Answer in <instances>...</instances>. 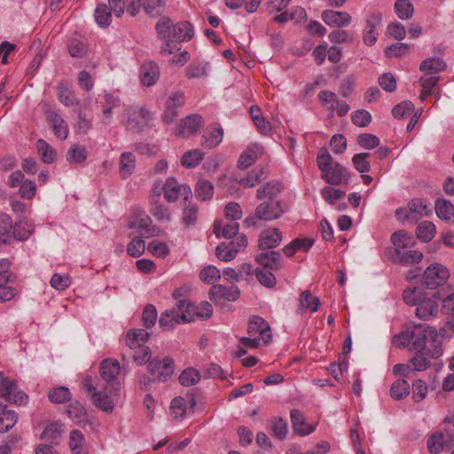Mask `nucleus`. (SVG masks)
<instances>
[{
    "instance_id": "47",
    "label": "nucleus",
    "mask_w": 454,
    "mask_h": 454,
    "mask_svg": "<svg viewBox=\"0 0 454 454\" xmlns=\"http://www.w3.org/2000/svg\"><path fill=\"white\" fill-rule=\"evenodd\" d=\"M67 413L76 424H82L86 421V411L79 402L71 403L67 408Z\"/></svg>"
},
{
    "instance_id": "24",
    "label": "nucleus",
    "mask_w": 454,
    "mask_h": 454,
    "mask_svg": "<svg viewBox=\"0 0 454 454\" xmlns=\"http://www.w3.org/2000/svg\"><path fill=\"white\" fill-rule=\"evenodd\" d=\"M321 18L325 24L333 27H347L351 22V16L348 12L333 10L324 11Z\"/></svg>"
},
{
    "instance_id": "32",
    "label": "nucleus",
    "mask_w": 454,
    "mask_h": 454,
    "mask_svg": "<svg viewBox=\"0 0 454 454\" xmlns=\"http://www.w3.org/2000/svg\"><path fill=\"white\" fill-rule=\"evenodd\" d=\"M268 428L272 435L279 440H284L287 434V422L280 418L274 417L267 421Z\"/></svg>"
},
{
    "instance_id": "13",
    "label": "nucleus",
    "mask_w": 454,
    "mask_h": 454,
    "mask_svg": "<svg viewBox=\"0 0 454 454\" xmlns=\"http://www.w3.org/2000/svg\"><path fill=\"white\" fill-rule=\"evenodd\" d=\"M160 187H153L150 194L149 204L150 213L159 222H169L171 220V213L166 205L160 201Z\"/></svg>"
},
{
    "instance_id": "1",
    "label": "nucleus",
    "mask_w": 454,
    "mask_h": 454,
    "mask_svg": "<svg viewBox=\"0 0 454 454\" xmlns=\"http://www.w3.org/2000/svg\"><path fill=\"white\" fill-rule=\"evenodd\" d=\"M283 192V185L277 181H270L256 190V199L260 201L254 210L256 218L262 221L279 219L286 212L284 205L278 198Z\"/></svg>"
},
{
    "instance_id": "6",
    "label": "nucleus",
    "mask_w": 454,
    "mask_h": 454,
    "mask_svg": "<svg viewBox=\"0 0 454 454\" xmlns=\"http://www.w3.org/2000/svg\"><path fill=\"white\" fill-rule=\"evenodd\" d=\"M148 369L150 375H144L140 380V383H144L145 387L152 381H167L174 372L175 364L173 359L168 356L162 360L154 358L149 362Z\"/></svg>"
},
{
    "instance_id": "60",
    "label": "nucleus",
    "mask_w": 454,
    "mask_h": 454,
    "mask_svg": "<svg viewBox=\"0 0 454 454\" xmlns=\"http://www.w3.org/2000/svg\"><path fill=\"white\" fill-rule=\"evenodd\" d=\"M317 167L320 169L321 173L325 172L327 168H331L334 165L333 159L329 152L322 148L319 150L317 157Z\"/></svg>"
},
{
    "instance_id": "34",
    "label": "nucleus",
    "mask_w": 454,
    "mask_h": 454,
    "mask_svg": "<svg viewBox=\"0 0 454 454\" xmlns=\"http://www.w3.org/2000/svg\"><path fill=\"white\" fill-rule=\"evenodd\" d=\"M88 157V152L83 145L74 144L70 146L66 154L67 160L71 164L83 163Z\"/></svg>"
},
{
    "instance_id": "52",
    "label": "nucleus",
    "mask_w": 454,
    "mask_h": 454,
    "mask_svg": "<svg viewBox=\"0 0 454 454\" xmlns=\"http://www.w3.org/2000/svg\"><path fill=\"white\" fill-rule=\"evenodd\" d=\"M203 158L204 153L199 149H194L184 153L181 164L186 168H195L202 161Z\"/></svg>"
},
{
    "instance_id": "38",
    "label": "nucleus",
    "mask_w": 454,
    "mask_h": 454,
    "mask_svg": "<svg viewBox=\"0 0 454 454\" xmlns=\"http://www.w3.org/2000/svg\"><path fill=\"white\" fill-rule=\"evenodd\" d=\"M36 149L43 161L46 164L52 163L57 157L56 150L50 145L45 140L38 139L36 141Z\"/></svg>"
},
{
    "instance_id": "15",
    "label": "nucleus",
    "mask_w": 454,
    "mask_h": 454,
    "mask_svg": "<svg viewBox=\"0 0 454 454\" xmlns=\"http://www.w3.org/2000/svg\"><path fill=\"white\" fill-rule=\"evenodd\" d=\"M184 105V94L182 91H176L166 100L165 110L162 114V121L172 123L178 115V109Z\"/></svg>"
},
{
    "instance_id": "62",
    "label": "nucleus",
    "mask_w": 454,
    "mask_h": 454,
    "mask_svg": "<svg viewBox=\"0 0 454 454\" xmlns=\"http://www.w3.org/2000/svg\"><path fill=\"white\" fill-rule=\"evenodd\" d=\"M357 144L367 150L373 149L380 145V139L373 134L363 133L356 138Z\"/></svg>"
},
{
    "instance_id": "21",
    "label": "nucleus",
    "mask_w": 454,
    "mask_h": 454,
    "mask_svg": "<svg viewBox=\"0 0 454 454\" xmlns=\"http://www.w3.org/2000/svg\"><path fill=\"white\" fill-rule=\"evenodd\" d=\"M134 217L129 222V229H142L144 230V237L149 238L154 235L155 229L151 226L152 219L151 217L144 211L140 209H137L134 212Z\"/></svg>"
},
{
    "instance_id": "11",
    "label": "nucleus",
    "mask_w": 454,
    "mask_h": 454,
    "mask_svg": "<svg viewBox=\"0 0 454 454\" xmlns=\"http://www.w3.org/2000/svg\"><path fill=\"white\" fill-rule=\"evenodd\" d=\"M120 373V364L117 360L107 358L100 364V375L107 387L121 390V383L117 379Z\"/></svg>"
},
{
    "instance_id": "57",
    "label": "nucleus",
    "mask_w": 454,
    "mask_h": 454,
    "mask_svg": "<svg viewBox=\"0 0 454 454\" xmlns=\"http://www.w3.org/2000/svg\"><path fill=\"white\" fill-rule=\"evenodd\" d=\"M420 83L423 89L427 90H430V92L435 94L437 98H439L440 88L438 87V82L440 81L439 75H428L423 74L420 77Z\"/></svg>"
},
{
    "instance_id": "45",
    "label": "nucleus",
    "mask_w": 454,
    "mask_h": 454,
    "mask_svg": "<svg viewBox=\"0 0 454 454\" xmlns=\"http://www.w3.org/2000/svg\"><path fill=\"white\" fill-rule=\"evenodd\" d=\"M18 421V415L12 410L3 409L0 412V432L11 430Z\"/></svg>"
},
{
    "instance_id": "12",
    "label": "nucleus",
    "mask_w": 454,
    "mask_h": 454,
    "mask_svg": "<svg viewBox=\"0 0 454 454\" xmlns=\"http://www.w3.org/2000/svg\"><path fill=\"white\" fill-rule=\"evenodd\" d=\"M205 125L204 119L198 114H192L180 121L176 128V136L188 137L200 132Z\"/></svg>"
},
{
    "instance_id": "19",
    "label": "nucleus",
    "mask_w": 454,
    "mask_h": 454,
    "mask_svg": "<svg viewBox=\"0 0 454 454\" xmlns=\"http://www.w3.org/2000/svg\"><path fill=\"white\" fill-rule=\"evenodd\" d=\"M196 405V400L192 395L184 398L183 396L175 397L170 405L172 416L176 419H182L189 412H192Z\"/></svg>"
},
{
    "instance_id": "18",
    "label": "nucleus",
    "mask_w": 454,
    "mask_h": 454,
    "mask_svg": "<svg viewBox=\"0 0 454 454\" xmlns=\"http://www.w3.org/2000/svg\"><path fill=\"white\" fill-rule=\"evenodd\" d=\"M321 178L331 185L347 184L349 181V174L344 167L335 162L325 172L321 173Z\"/></svg>"
},
{
    "instance_id": "33",
    "label": "nucleus",
    "mask_w": 454,
    "mask_h": 454,
    "mask_svg": "<svg viewBox=\"0 0 454 454\" xmlns=\"http://www.w3.org/2000/svg\"><path fill=\"white\" fill-rule=\"evenodd\" d=\"M434 208L437 216L442 220L450 222L454 219V206L450 200L437 199Z\"/></svg>"
},
{
    "instance_id": "26",
    "label": "nucleus",
    "mask_w": 454,
    "mask_h": 454,
    "mask_svg": "<svg viewBox=\"0 0 454 454\" xmlns=\"http://www.w3.org/2000/svg\"><path fill=\"white\" fill-rule=\"evenodd\" d=\"M256 262L270 270H276L281 268V254L278 251H265L255 256Z\"/></svg>"
},
{
    "instance_id": "53",
    "label": "nucleus",
    "mask_w": 454,
    "mask_h": 454,
    "mask_svg": "<svg viewBox=\"0 0 454 454\" xmlns=\"http://www.w3.org/2000/svg\"><path fill=\"white\" fill-rule=\"evenodd\" d=\"M201 379L200 372L191 367L184 370L179 376V382L184 387H191L197 384Z\"/></svg>"
},
{
    "instance_id": "37",
    "label": "nucleus",
    "mask_w": 454,
    "mask_h": 454,
    "mask_svg": "<svg viewBox=\"0 0 454 454\" xmlns=\"http://www.w3.org/2000/svg\"><path fill=\"white\" fill-rule=\"evenodd\" d=\"M136 166L135 155L132 153H123L120 157L119 170L122 178L129 176Z\"/></svg>"
},
{
    "instance_id": "30",
    "label": "nucleus",
    "mask_w": 454,
    "mask_h": 454,
    "mask_svg": "<svg viewBox=\"0 0 454 454\" xmlns=\"http://www.w3.org/2000/svg\"><path fill=\"white\" fill-rule=\"evenodd\" d=\"M223 129L219 124H215L205 131L202 136V145L207 148L216 147L223 140Z\"/></svg>"
},
{
    "instance_id": "49",
    "label": "nucleus",
    "mask_w": 454,
    "mask_h": 454,
    "mask_svg": "<svg viewBox=\"0 0 454 454\" xmlns=\"http://www.w3.org/2000/svg\"><path fill=\"white\" fill-rule=\"evenodd\" d=\"M320 305L319 298L313 296L309 290L303 291L300 295L301 310L305 309H310L312 312L317 311Z\"/></svg>"
},
{
    "instance_id": "35",
    "label": "nucleus",
    "mask_w": 454,
    "mask_h": 454,
    "mask_svg": "<svg viewBox=\"0 0 454 454\" xmlns=\"http://www.w3.org/2000/svg\"><path fill=\"white\" fill-rule=\"evenodd\" d=\"M14 224L12 217L4 213H0V241L10 242L12 238Z\"/></svg>"
},
{
    "instance_id": "43",
    "label": "nucleus",
    "mask_w": 454,
    "mask_h": 454,
    "mask_svg": "<svg viewBox=\"0 0 454 454\" xmlns=\"http://www.w3.org/2000/svg\"><path fill=\"white\" fill-rule=\"evenodd\" d=\"M111 8L106 4H98L95 9L94 18L97 24L102 27H108L112 20Z\"/></svg>"
},
{
    "instance_id": "46",
    "label": "nucleus",
    "mask_w": 454,
    "mask_h": 454,
    "mask_svg": "<svg viewBox=\"0 0 454 454\" xmlns=\"http://www.w3.org/2000/svg\"><path fill=\"white\" fill-rule=\"evenodd\" d=\"M410 394V384L403 379L396 380L391 386L390 395L395 400H401Z\"/></svg>"
},
{
    "instance_id": "58",
    "label": "nucleus",
    "mask_w": 454,
    "mask_h": 454,
    "mask_svg": "<svg viewBox=\"0 0 454 454\" xmlns=\"http://www.w3.org/2000/svg\"><path fill=\"white\" fill-rule=\"evenodd\" d=\"M414 110V105L411 101H403L396 105L393 110L392 114L395 118L403 119L410 116Z\"/></svg>"
},
{
    "instance_id": "10",
    "label": "nucleus",
    "mask_w": 454,
    "mask_h": 454,
    "mask_svg": "<svg viewBox=\"0 0 454 454\" xmlns=\"http://www.w3.org/2000/svg\"><path fill=\"white\" fill-rule=\"evenodd\" d=\"M450 274L448 270L441 264L428 266L422 277L423 285L429 289H435L443 285Z\"/></svg>"
},
{
    "instance_id": "59",
    "label": "nucleus",
    "mask_w": 454,
    "mask_h": 454,
    "mask_svg": "<svg viewBox=\"0 0 454 454\" xmlns=\"http://www.w3.org/2000/svg\"><path fill=\"white\" fill-rule=\"evenodd\" d=\"M351 121L357 127H367L372 121V115L366 110H356L351 114Z\"/></svg>"
},
{
    "instance_id": "55",
    "label": "nucleus",
    "mask_w": 454,
    "mask_h": 454,
    "mask_svg": "<svg viewBox=\"0 0 454 454\" xmlns=\"http://www.w3.org/2000/svg\"><path fill=\"white\" fill-rule=\"evenodd\" d=\"M444 446V434L442 432L433 434L427 440V449L431 454L440 453Z\"/></svg>"
},
{
    "instance_id": "22",
    "label": "nucleus",
    "mask_w": 454,
    "mask_h": 454,
    "mask_svg": "<svg viewBox=\"0 0 454 454\" xmlns=\"http://www.w3.org/2000/svg\"><path fill=\"white\" fill-rule=\"evenodd\" d=\"M438 297L434 294L430 298H422L416 305V316L423 320H428L438 311Z\"/></svg>"
},
{
    "instance_id": "14",
    "label": "nucleus",
    "mask_w": 454,
    "mask_h": 454,
    "mask_svg": "<svg viewBox=\"0 0 454 454\" xmlns=\"http://www.w3.org/2000/svg\"><path fill=\"white\" fill-rule=\"evenodd\" d=\"M407 207L403 218L411 223H416L419 218L429 215L432 212L430 203L423 199H413Z\"/></svg>"
},
{
    "instance_id": "36",
    "label": "nucleus",
    "mask_w": 454,
    "mask_h": 454,
    "mask_svg": "<svg viewBox=\"0 0 454 454\" xmlns=\"http://www.w3.org/2000/svg\"><path fill=\"white\" fill-rule=\"evenodd\" d=\"M58 98L59 100L66 106H73L79 104L74 91L69 89L66 82H60L58 85Z\"/></svg>"
},
{
    "instance_id": "39",
    "label": "nucleus",
    "mask_w": 454,
    "mask_h": 454,
    "mask_svg": "<svg viewBox=\"0 0 454 454\" xmlns=\"http://www.w3.org/2000/svg\"><path fill=\"white\" fill-rule=\"evenodd\" d=\"M250 115L257 129L263 135L269 134L271 130L269 121L262 116V111L259 106H252L250 107Z\"/></svg>"
},
{
    "instance_id": "50",
    "label": "nucleus",
    "mask_w": 454,
    "mask_h": 454,
    "mask_svg": "<svg viewBox=\"0 0 454 454\" xmlns=\"http://www.w3.org/2000/svg\"><path fill=\"white\" fill-rule=\"evenodd\" d=\"M394 9L395 14L401 20H410L414 12L413 4L410 0H397L395 3Z\"/></svg>"
},
{
    "instance_id": "2",
    "label": "nucleus",
    "mask_w": 454,
    "mask_h": 454,
    "mask_svg": "<svg viewBox=\"0 0 454 454\" xmlns=\"http://www.w3.org/2000/svg\"><path fill=\"white\" fill-rule=\"evenodd\" d=\"M159 37L164 42L160 52L172 54L179 51L178 43L191 40L194 35L192 25L188 21L178 22L175 25L168 18L160 19L155 26Z\"/></svg>"
},
{
    "instance_id": "5",
    "label": "nucleus",
    "mask_w": 454,
    "mask_h": 454,
    "mask_svg": "<svg viewBox=\"0 0 454 454\" xmlns=\"http://www.w3.org/2000/svg\"><path fill=\"white\" fill-rule=\"evenodd\" d=\"M151 119L150 112L138 105L125 106L123 113V125L134 133L142 132Z\"/></svg>"
},
{
    "instance_id": "44",
    "label": "nucleus",
    "mask_w": 454,
    "mask_h": 454,
    "mask_svg": "<svg viewBox=\"0 0 454 454\" xmlns=\"http://www.w3.org/2000/svg\"><path fill=\"white\" fill-rule=\"evenodd\" d=\"M436 233V228L435 225L428 221H423L421 222L416 230V236L417 238L423 241L427 242L433 239Z\"/></svg>"
},
{
    "instance_id": "31",
    "label": "nucleus",
    "mask_w": 454,
    "mask_h": 454,
    "mask_svg": "<svg viewBox=\"0 0 454 454\" xmlns=\"http://www.w3.org/2000/svg\"><path fill=\"white\" fill-rule=\"evenodd\" d=\"M239 225L234 221L223 224L221 221L214 223V232L217 238L232 239L239 234Z\"/></svg>"
},
{
    "instance_id": "56",
    "label": "nucleus",
    "mask_w": 454,
    "mask_h": 454,
    "mask_svg": "<svg viewBox=\"0 0 454 454\" xmlns=\"http://www.w3.org/2000/svg\"><path fill=\"white\" fill-rule=\"evenodd\" d=\"M230 187L227 188V192L231 194L234 193V191L237 189V185H241L244 187H254L258 184L256 180L254 178L251 171L247 174L246 177H241L239 179H230L229 180Z\"/></svg>"
},
{
    "instance_id": "23",
    "label": "nucleus",
    "mask_w": 454,
    "mask_h": 454,
    "mask_svg": "<svg viewBox=\"0 0 454 454\" xmlns=\"http://www.w3.org/2000/svg\"><path fill=\"white\" fill-rule=\"evenodd\" d=\"M46 120L51 125L54 135L60 140H66L68 137V126L65 120L54 111H46Z\"/></svg>"
},
{
    "instance_id": "48",
    "label": "nucleus",
    "mask_w": 454,
    "mask_h": 454,
    "mask_svg": "<svg viewBox=\"0 0 454 454\" xmlns=\"http://www.w3.org/2000/svg\"><path fill=\"white\" fill-rule=\"evenodd\" d=\"M139 2L145 12L152 17L160 16L164 12L165 0H139Z\"/></svg>"
},
{
    "instance_id": "29",
    "label": "nucleus",
    "mask_w": 454,
    "mask_h": 454,
    "mask_svg": "<svg viewBox=\"0 0 454 454\" xmlns=\"http://www.w3.org/2000/svg\"><path fill=\"white\" fill-rule=\"evenodd\" d=\"M447 67L446 63L438 57H432L424 59L419 66L420 71L428 75H439Z\"/></svg>"
},
{
    "instance_id": "7",
    "label": "nucleus",
    "mask_w": 454,
    "mask_h": 454,
    "mask_svg": "<svg viewBox=\"0 0 454 454\" xmlns=\"http://www.w3.org/2000/svg\"><path fill=\"white\" fill-rule=\"evenodd\" d=\"M160 187V196L163 193L165 200L169 202L176 201L180 197L184 198V201H187L192 196V190L190 186L181 184L174 177H168L163 184L161 180H156L153 183V187Z\"/></svg>"
},
{
    "instance_id": "27",
    "label": "nucleus",
    "mask_w": 454,
    "mask_h": 454,
    "mask_svg": "<svg viewBox=\"0 0 454 454\" xmlns=\"http://www.w3.org/2000/svg\"><path fill=\"white\" fill-rule=\"evenodd\" d=\"M294 430L300 435L305 436L315 431V427L305 421L303 413L296 409L290 412Z\"/></svg>"
},
{
    "instance_id": "3",
    "label": "nucleus",
    "mask_w": 454,
    "mask_h": 454,
    "mask_svg": "<svg viewBox=\"0 0 454 454\" xmlns=\"http://www.w3.org/2000/svg\"><path fill=\"white\" fill-rule=\"evenodd\" d=\"M411 349L418 353H423L432 358H436L442 354L441 348L442 336L435 328L418 325L411 330Z\"/></svg>"
},
{
    "instance_id": "40",
    "label": "nucleus",
    "mask_w": 454,
    "mask_h": 454,
    "mask_svg": "<svg viewBox=\"0 0 454 454\" xmlns=\"http://www.w3.org/2000/svg\"><path fill=\"white\" fill-rule=\"evenodd\" d=\"M391 241L395 252L411 247L414 244L412 237L404 231L394 232L391 236Z\"/></svg>"
},
{
    "instance_id": "9",
    "label": "nucleus",
    "mask_w": 454,
    "mask_h": 454,
    "mask_svg": "<svg viewBox=\"0 0 454 454\" xmlns=\"http://www.w3.org/2000/svg\"><path fill=\"white\" fill-rule=\"evenodd\" d=\"M0 396L4 397L7 402L17 404H25L28 396L24 392L18 389L16 383L8 380L0 372Z\"/></svg>"
},
{
    "instance_id": "17",
    "label": "nucleus",
    "mask_w": 454,
    "mask_h": 454,
    "mask_svg": "<svg viewBox=\"0 0 454 454\" xmlns=\"http://www.w3.org/2000/svg\"><path fill=\"white\" fill-rule=\"evenodd\" d=\"M382 14L380 12L372 13L366 20L363 32V41L367 46L373 45L378 40L377 28L381 26Z\"/></svg>"
},
{
    "instance_id": "16",
    "label": "nucleus",
    "mask_w": 454,
    "mask_h": 454,
    "mask_svg": "<svg viewBox=\"0 0 454 454\" xmlns=\"http://www.w3.org/2000/svg\"><path fill=\"white\" fill-rule=\"evenodd\" d=\"M208 295L210 300L215 302H221L223 301H235L239 299L240 291L235 285L231 286L215 285L210 288Z\"/></svg>"
},
{
    "instance_id": "28",
    "label": "nucleus",
    "mask_w": 454,
    "mask_h": 454,
    "mask_svg": "<svg viewBox=\"0 0 454 454\" xmlns=\"http://www.w3.org/2000/svg\"><path fill=\"white\" fill-rule=\"evenodd\" d=\"M160 70L154 62H145L140 67V80L143 85L150 87L159 79Z\"/></svg>"
},
{
    "instance_id": "4",
    "label": "nucleus",
    "mask_w": 454,
    "mask_h": 454,
    "mask_svg": "<svg viewBox=\"0 0 454 454\" xmlns=\"http://www.w3.org/2000/svg\"><path fill=\"white\" fill-rule=\"evenodd\" d=\"M195 318L194 304L187 300H179L170 309L161 313L159 319V325L164 331H170L176 325L193 321Z\"/></svg>"
},
{
    "instance_id": "25",
    "label": "nucleus",
    "mask_w": 454,
    "mask_h": 454,
    "mask_svg": "<svg viewBox=\"0 0 454 454\" xmlns=\"http://www.w3.org/2000/svg\"><path fill=\"white\" fill-rule=\"evenodd\" d=\"M282 240V232L278 228L264 230L259 237V248L270 250L277 247Z\"/></svg>"
},
{
    "instance_id": "41",
    "label": "nucleus",
    "mask_w": 454,
    "mask_h": 454,
    "mask_svg": "<svg viewBox=\"0 0 454 454\" xmlns=\"http://www.w3.org/2000/svg\"><path fill=\"white\" fill-rule=\"evenodd\" d=\"M422 258L423 254L418 250L403 249L395 252V260L405 265L419 263Z\"/></svg>"
},
{
    "instance_id": "8",
    "label": "nucleus",
    "mask_w": 454,
    "mask_h": 454,
    "mask_svg": "<svg viewBox=\"0 0 454 454\" xmlns=\"http://www.w3.org/2000/svg\"><path fill=\"white\" fill-rule=\"evenodd\" d=\"M119 397L120 390L106 386H103L100 390L94 391L91 395L93 404L106 412L113 411Z\"/></svg>"
},
{
    "instance_id": "20",
    "label": "nucleus",
    "mask_w": 454,
    "mask_h": 454,
    "mask_svg": "<svg viewBox=\"0 0 454 454\" xmlns=\"http://www.w3.org/2000/svg\"><path fill=\"white\" fill-rule=\"evenodd\" d=\"M247 332L250 336H256L268 343L271 339L269 324L261 317L254 316L250 318L247 325Z\"/></svg>"
},
{
    "instance_id": "64",
    "label": "nucleus",
    "mask_w": 454,
    "mask_h": 454,
    "mask_svg": "<svg viewBox=\"0 0 454 454\" xmlns=\"http://www.w3.org/2000/svg\"><path fill=\"white\" fill-rule=\"evenodd\" d=\"M68 52L72 57L82 58L87 52V45L82 40L73 39L68 44Z\"/></svg>"
},
{
    "instance_id": "54",
    "label": "nucleus",
    "mask_w": 454,
    "mask_h": 454,
    "mask_svg": "<svg viewBox=\"0 0 454 454\" xmlns=\"http://www.w3.org/2000/svg\"><path fill=\"white\" fill-rule=\"evenodd\" d=\"M61 431V425L59 422H51L44 428L41 437L51 443H57L60 438Z\"/></svg>"
},
{
    "instance_id": "61",
    "label": "nucleus",
    "mask_w": 454,
    "mask_h": 454,
    "mask_svg": "<svg viewBox=\"0 0 454 454\" xmlns=\"http://www.w3.org/2000/svg\"><path fill=\"white\" fill-rule=\"evenodd\" d=\"M216 256L224 262L233 260L237 255V250L231 247L230 245L222 243L215 248Z\"/></svg>"
},
{
    "instance_id": "51",
    "label": "nucleus",
    "mask_w": 454,
    "mask_h": 454,
    "mask_svg": "<svg viewBox=\"0 0 454 454\" xmlns=\"http://www.w3.org/2000/svg\"><path fill=\"white\" fill-rule=\"evenodd\" d=\"M71 392L67 387L51 388L48 392V398L53 403H63L71 399Z\"/></svg>"
},
{
    "instance_id": "63",
    "label": "nucleus",
    "mask_w": 454,
    "mask_h": 454,
    "mask_svg": "<svg viewBox=\"0 0 454 454\" xmlns=\"http://www.w3.org/2000/svg\"><path fill=\"white\" fill-rule=\"evenodd\" d=\"M200 278L203 282L212 284L221 278L220 270L213 265H208L200 270Z\"/></svg>"
},
{
    "instance_id": "42",
    "label": "nucleus",
    "mask_w": 454,
    "mask_h": 454,
    "mask_svg": "<svg viewBox=\"0 0 454 454\" xmlns=\"http://www.w3.org/2000/svg\"><path fill=\"white\" fill-rule=\"evenodd\" d=\"M196 197L201 201L209 200L214 194V185L206 179H200L195 186Z\"/></svg>"
}]
</instances>
